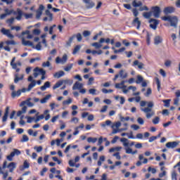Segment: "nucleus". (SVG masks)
<instances>
[{
  "instance_id": "obj_1",
  "label": "nucleus",
  "mask_w": 180,
  "mask_h": 180,
  "mask_svg": "<svg viewBox=\"0 0 180 180\" xmlns=\"http://www.w3.org/2000/svg\"><path fill=\"white\" fill-rule=\"evenodd\" d=\"M146 105H148V107L141 108V110L143 112V113H146V119H151V117H153V116L155 115V112L153 110V108H154V102H147Z\"/></svg>"
},
{
  "instance_id": "obj_2",
  "label": "nucleus",
  "mask_w": 180,
  "mask_h": 180,
  "mask_svg": "<svg viewBox=\"0 0 180 180\" xmlns=\"http://www.w3.org/2000/svg\"><path fill=\"white\" fill-rule=\"evenodd\" d=\"M121 143H122V145L125 147L124 150H125V153L126 154H131L133 149H131V148L129 147L130 143L129 141V139H126V138H122L120 139Z\"/></svg>"
},
{
  "instance_id": "obj_3",
  "label": "nucleus",
  "mask_w": 180,
  "mask_h": 180,
  "mask_svg": "<svg viewBox=\"0 0 180 180\" xmlns=\"http://www.w3.org/2000/svg\"><path fill=\"white\" fill-rule=\"evenodd\" d=\"M3 169L8 168L9 172H13L16 169V162H11L8 165V162L5 160L3 164Z\"/></svg>"
},
{
  "instance_id": "obj_4",
  "label": "nucleus",
  "mask_w": 180,
  "mask_h": 180,
  "mask_svg": "<svg viewBox=\"0 0 180 180\" xmlns=\"http://www.w3.org/2000/svg\"><path fill=\"white\" fill-rule=\"evenodd\" d=\"M132 6L134 8H139V11L141 12H143V11H148V7H147L146 6H143V3H141V1H134L132 2Z\"/></svg>"
},
{
  "instance_id": "obj_5",
  "label": "nucleus",
  "mask_w": 180,
  "mask_h": 180,
  "mask_svg": "<svg viewBox=\"0 0 180 180\" xmlns=\"http://www.w3.org/2000/svg\"><path fill=\"white\" fill-rule=\"evenodd\" d=\"M67 60H68V56L67 54H64L62 58L58 56L56 58V64H65V63H67Z\"/></svg>"
},
{
  "instance_id": "obj_6",
  "label": "nucleus",
  "mask_w": 180,
  "mask_h": 180,
  "mask_svg": "<svg viewBox=\"0 0 180 180\" xmlns=\"http://www.w3.org/2000/svg\"><path fill=\"white\" fill-rule=\"evenodd\" d=\"M1 33H2V34H4V36L8 37V39H13L15 37V36L11 33L10 30H6L4 27L1 28Z\"/></svg>"
},
{
  "instance_id": "obj_7",
  "label": "nucleus",
  "mask_w": 180,
  "mask_h": 180,
  "mask_svg": "<svg viewBox=\"0 0 180 180\" xmlns=\"http://www.w3.org/2000/svg\"><path fill=\"white\" fill-rule=\"evenodd\" d=\"M149 23H150V27H151V29H153V30H156L157 26L160 25V22L158 20H155L154 18L150 19L149 20Z\"/></svg>"
},
{
  "instance_id": "obj_8",
  "label": "nucleus",
  "mask_w": 180,
  "mask_h": 180,
  "mask_svg": "<svg viewBox=\"0 0 180 180\" xmlns=\"http://www.w3.org/2000/svg\"><path fill=\"white\" fill-rule=\"evenodd\" d=\"M152 13H153L154 18H160L161 9L158 6L152 7Z\"/></svg>"
},
{
  "instance_id": "obj_9",
  "label": "nucleus",
  "mask_w": 180,
  "mask_h": 180,
  "mask_svg": "<svg viewBox=\"0 0 180 180\" xmlns=\"http://www.w3.org/2000/svg\"><path fill=\"white\" fill-rule=\"evenodd\" d=\"M117 75L121 79H126V78L129 77V73H127V72H126L124 70H120Z\"/></svg>"
},
{
  "instance_id": "obj_10",
  "label": "nucleus",
  "mask_w": 180,
  "mask_h": 180,
  "mask_svg": "<svg viewBox=\"0 0 180 180\" xmlns=\"http://www.w3.org/2000/svg\"><path fill=\"white\" fill-rule=\"evenodd\" d=\"M167 148H176L179 146V141H172L166 143Z\"/></svg>"
},
{
  "instance_id": "obj_11",
  "label": "nucleus",
  "mask_w": 180,
  "mask_h": 180,
  "mask_svg": "<svg viewBox=\"0 0 180 180\" xmlns=\"http://www.w3.org/2000/svg\"><path fill=\"white\" fill-rule=\"evenodd\" d=\"M170 26L172 27H176L178 26V18L176 17H170L169 20Z\"/></svg>"
},
{
  "instance_id": "obj_12",
  "label": "nucleus",
  "mask_w": 180,
  "mask_h": 180,
  "mask_svg": "<svg viewBox=\"0 0 180 180\" xmlns=\"http://www.w3.org/2000/svg\"><path fill=\"white\" fill-rule=\"evenodd\" d=\"M102 43H105V38H101L99 42H94L91 44L92 47H95V49H101L102 48Z\"/></svg>"
},
{
  "instance_id": "obj_13",
  "label": "nucleus",
  "mask_w": 180,
  "mask_h": 180,
  "mask_svg": "<svg viewBox=\"0 0 180 180\" xmlns=\"http://www.w3.org/2000/svg\"><path fill=\"white\" fill-rule=\"evenodd\" d=\"M44 10V6L43 5H40L39 9L37 11L36 18L37 19H40L41 15L43 14V11Z\"/></svg>"
},
{
  "instance_id": "obj_14",
  "label": "nucleus",
  "mask_w": 180,
  "mask_h": 180,
  "mask_svg": "<svg viewBox=\"0 0 180 180\" xmlns=\"http://www.w3.org/2000/svg\"><path fill=\"white\" fill-rule=\"evenodd\" d=\"M162 43V37L160 35H157L154 38V45L158 46V44H161Z\"/></svg>"
},
{
  "instance_id": "obj_15",
  "label": "nucleus",
  "mask_w": 180,
  "mask_h": 180,
  "mask_svg": "<svg viewBox=\"0 0 180 180\" xmlns=\"http://www.w3.org/2000/svg\"><path fill=\"white\" fill-rule=\"evenodd\" d=\"M136 65H137L139 70H143L144 68V63L139 61L138 60H134L133 63V66L136 67Z\"/></svg>"
},
{
  "instance_id": "obj_16",
  "label": "nucleus",
  "mask_w": 180,
  "mask_h": 180,
  "mask_svg": "<svg viewBox=\"0 0 180 180\" xmlns=\"http://www.w3.org/2000/svg\"><path fill=\"white\" fill-rule=\"evenodd\" d=\"M173 12H175V8L172 6L166 7L164 9V13H165V15L173 13Z\"/></svg>"
},
{
  "instance_id": "obj_17",
  "label": "nucleus",
  "mask_w": 180,
  "mask_h": 180,
  "mask_svg": "<svg viewBox=\"0 0 180 180\" xmlns=\"http://www.w3.org/2000/svg\"><path fill=\"white\" fill-rule=\"evenodd\" d=\"M84 86V84L82 83H79V82H76L72 86L73 91H75L77 89L79 90L81 88Z\"/></svg>"
},
{
  "instance_id": "obj_18",
  "label": "nucleus",
  "mask_w": 180,
  "mask_h": 180,
  "mask_svg": "<svg viewBox=\"0 0 180 180\" xmlns=\"http://www.w3.org/2000/svg\"><path fill=\"white\" fill-rule=\"evenodd\" d=\"M133 25L134 26H136V29L139 30L140 26H141V21L136 17L133 21Z\"/></svg>"
},
{
  "instance_id": "obj_19",
  "label": "nucleus",
  "mask_w": 180,
  "mask_h": 180,
  "mask_svg": "<svg viewBox=\"0 0 180 180\" xmlns=\"http://www.w3.org/2000/svg\"><path fill=\"white\" fill-rule=\"evenodd\" d=\"M84 4L88 9L94 8V6H95V3L92 1H84Z\"/></svg>"
},
{
  "instance_id": "obj_20",
  "label": "nucleus",
  "mask_w": 180,
  "mask_h": 180,
  "mask_svg": "<svg viewBox=\"0 0 180 180\" xmlns=\"http://www.w3.org/2000/svg\"><path fill=\"white\" fill-rule=\"evenodd\" d=\"M65 75V72H64V71L63 70H60L58 72H56L54 75H53V77L54 78H61V77H64Z\"/></svg>"
},
{
  "instance_id": "obj_21",
  "label": "nucleus",
  "mask_w": 180,
  "mask_h": 180,
  "mask_svg": "<svg viewBox=\"0 0 180 180\" xmlns=\"http://www.w3.org/2000/svg\"><path fill=\"white\" fill-rule=\"evenodd\" d=\"M51 86V83L50 82H46L44 86L40 87L41 91H46L47 88H50Z\"/></svg>"
},
{
  "instance_id": "obj_22",
  "label": "nucleus",
  "mask_w": 180,
  "mask_h": 180,
  "mask_svg": "<svg viewBox=\"0 0 180 180\" xmlns=\"http://www.w3.org/2000/svg\"><path fill=\"white\" fill-rule=\"evenodd\" d=\"M36 86V81H32L31 83L28 85V88L27 89V92H30L33 88Z\"/></svg>"
},
{
  "instance_id": "obj_23",
  "label": "nucleus",
  "mask_w": 180,
  "mask_h": 180,
  "mask_svg": "<svg viewBox=\"0 0 180 180\" xmlns=\"http://www.w3.org/2000/svg\"><path fill=\"white\" fill-rule=\"evenodd\" d=\"M22 43L23 46H30V47H33V42L30 41H26L25 39H22Z\"/></svg>"
},
{
  "instance_id": "obj_24",
  "label": "nucleus",
  "mask_w": 180,
  "mask_h": 180,
  "mask_svg": "<svg viewBox=\"0 0 180 180\" xmlns=\"http://www.w3.org/2000/svg\"><path fill=\"white\" fill-rule=\"evenodd\" d=\"M143 16L145 19H150V18L153 16V11L144 12L143 13Z\"/></svg>"
},
{
  "instance_id": "obj_25",
  "label": "nucleus",
  "mask_w": 180,
  "mask_h": 180,
  "mask_svg": "<svg viewBox=\"0 0 180 180\" xmlns=\"http://www.w3.org/2000/svg\"><path fill=\"white\" fill-rule=\"evenodd\" d=\"M50 98H51V95L48 94L44 98L41 99L40 103H47V101H49V99H50Z\"/></svg>"
},
{
  "instance_id": "obj_26",
  "label": "nucleus",
  "mask_w": 180,
  "mask_h": 180,
  "mask_svg": "<svg viewBox=\"0 0 180 180\" xmlns=\"http://www.w3.org/2000/svg\"><path fill=\"white\" fill-rule=\"evenodd\" d=\"M17 13H18V15L15 18V19H17V20H20L22 19L23 12L20 9H18L17 10Z\"/></svg>"
},
{
  "instance_id": "obj_27",
  "label": "nucleus",
  "mask_w": 180,
  "mask_h": 180,
  "mask_svg": "<svg viewBox=\"0 0 180 180\" xmlns=\"http://www.w3.org/2000/svg\"><path fill=\"white\" fill-rule=\"evenodd\" d=\"M21 94H22L21 90H18L17 91H13L12 94H11V96H12V98H15L16 96H20Z\"/></svg>"
},
{
  "instance_id": "obj_28",
  "label": "nucleus",
  "mask_w": 180,
  "mask_h": 180,
  "mask_svg": "<svg viewBox=\"0 0 180 180\" xmlns=\"http://www.w3.org/2000/svg\"><path fill=\"white\" fill-rule=\"evenodd\" d=\"M127 80H124V79H123L120 83H117L115 84V88H120L119 86H122V85H124V84H127Z\"/></svg>"
},
{
  "instance_id": "obj_29",
  "label": "nucleus",
  "mask_w": 180,
  "mask_h": 180,
  "mask_svg": "<svg viewBox=\"0 0 180 180\" xmlns=\"http://www.w3.org/2000/svg\"><path fill=\"white\" fill-rule=\"evenodd\" d=\"M40 68H36L34 69V78H37V77H39V75H40Z\"/></svg>"
},
{
  "instance_id": "obj_30",
  "label": "nucleus",
  "mask_w": 180,
  "mask_h": 180,
  "mask_svg": "<svg viewBox=\"0 0 180 180\" xmlns=\"http://www.w3.org/2000/svg\"><path fill=\"white\" fill-rule=\"evenodd\" d=\"M73 82H74L72 80L68 79L62 80V83L65 84V85H72Z\"/></svg>"
},
{
  "instance_id": "obj_31",
  "label": "nucleus",
  "mask_w": 180,
  "mask_h": 180,
  "mask_svg": "<svg viewBox=\"0 0 180 180\" xmlns=\"http://www.w3.org/2000/svg\"><path fill=\"white\" fill-rule=\"evenodd\" d=\"M120 150H122V146H117L115 148H111L109 150V153H115V151H120Z\"/></svg>"
},
{
  "instance_id": "obj_32",
  "label": "nucleus",
  "mask_w": 180,
  "mask_h": 180,
  "mask_svg": "<svg viewBox=\"0 0 180 180\" xmlns=\"http://www.w3.org/2000/svg\"><path fill=\"white\" fill-rule=\"evenodd\" d=\"M120 126H122V123H120V122H117L113 123L111 125V129H115V127L116 129H119V127H120Z\"/></svg>"
},
{
  "instance_id": "obj_33",
  "label": "nucleus",
  "mask_w": 180,
  "mask_h": 180,
  "mask_svg": "<svg viewBox=\"0 0 180 180\" xmlns=\"http://www.w3.org/2000/svg\"><path fill=\"white\" fill-rule=\"evenodd\" d=\"M112 121L108 120L105 121V123L101 124V127H106V126H111L112 127Z\"/></svg>"
},
{
  "instance_id": "obj_34",
  "label": "nucleus",
  "mask_w": 180,
  "mask_h": 180,
  "mask_svg": "<svg viewBox=\"0 0 180 180\" xmlns=\"http://www.w3.org/2000/svg\"><path fill=\"white\" fill-rule=\"evenodd\" d=\"M63 85V80H59L56 84L53 86V89H57V88H60Z\"/></svg>"
},
{
  "instance_id": "obj_35",
  "label": "nucleus",
  "mask_w": 180,
  "mask_h": 180,
  "mask_svg": "<svg viewBox=\"0 0 180 180\" xmlns=\"http://www.w3.org/2000/svg\"><path fill=\"white\" fill-rule=\"evenodd\" d=\"M11 154H13V156L15 157V155H20L22 153L18 149L13 148V151L11 152Z\"/></svg>"
},
{
  "instance_id": "obj_36",
  "label": "nucleus",
  "mask_w": 180,
  "mask_h": 180,
  "mask_svg": "<svg viewBox=\"0 0 180 180\" xmlns=\"http://www.w3.org/2000/svg\"><path fill=\"white\" fill-rule=\"evenodd\" d=\"M70 103H72V98H68V100L63 101V106L70 105Z\"/></svg>"
},
{
  "instance_id": "obj_37",
  "label": "nucleus",
  "mask_w": 180,
  "mask_h": 180,
  "mask_svg": "<svg viewBox=\"0 0 180 180\" xmlns=\"http://www.w3.org/2000/svg\"><path fill=\"white\" fill-rule=\"evenodd\" d=\"M87 141L89 143H96V141H98V139L97 138H93V137H89V138H87Z\"/></svg>"
},
{
  "instance_id": "obj_38",
  "label": "nucleus",
  "mask_w": 180,
  "mask_h": 180,
  "mask_svg": "<svg viewBox=\"0 0 180 180\" xmlns=\"http://www.w3.org/2000/svg\"><path fill=\"white\" fill-rule=\"evenodd\" d=\"M5 44L7 45V46H15L16 44V42L13 40H8V41H6Z\"/></svg>"
},
{
  "instance_id": "obj_39",
  "label": "nucleus",
  "mask_w": 180,
  "mask_h": 180,
  "mask_svg": "<svg viewBox=\"0 0 180 180\" xmlns=\"http://www.w3.org/2000/svg\"><path fill=\"white\" fill-rule=\"evenodd\" d=\"M20 141L21 143H27V141H29V136H27V135H22V138Z\"/></svg>"
},
{
  "instance_id": "obj_40",
  "label": "nucleus",
  "mask_w": 180,
  "mask_h": 180,
  "mask_svg": "<svg viewBox=\"0 0 180 180\" xmlns=\"http://www.w3.org/2000/svg\"><path fill=\"white\" fill-rule=\"evenodd\" d=\"M79 50H81V46H76L73 50L72 54L75 55L78 51H79Z\"/></svg>"
},
{
  "instance_id": "obj_41",
  "label": "nucleus",
  "mask_w": 180,
  "mask_h": 180,
  "mask_svg": "<svg viewBox=\"0 0 180 180\" xmlns=\"http://www.w3.org/2000/svg\"><path fill=\"white\" fill-rule=\"evenodd\" d=\"M143 81V78L141 75L137 76V80L136 81V84H141V82Z\"/></svg>"
},
{
  "instance_id": "obj_42",
  "label": "nucleus",
  "mask_w": 180,
  "mask_h": 180,
  "mask_svg": "<svg viewBox=\"0 0 180 180\" xmlns=\"http://www.w3.org/2000/svg\"><path fill=\"white\" fill-rule=\"evenodd\" d=\"M22 79H23V75H22L20 77H18L17 75H15L14 82L15 84H18L19 81H22Z\"/></svg>"
},
{
  "instance_id": "obj_43",
  "label": "nucleus",
  "mask_w": 180,
  "mask_h": 180,
  "mask_svg": "<svg viewBox=\"0 0 180 180\" xmlns=\"http://www.w3.org/2000/svg\"><path fill=\"white\" fill-rule=\"evenodd\" d=\"M155 81H156V84L158 86V91H160V89L161 88V82H160V79H158V77L155 78Z\"/></svg>"
},
{
  "instance_id": "obj_44",
  "label": "nucleus",
  "mask_w": 180,
  "mask_h": 180,
  "mask_svg": "<svg viewBox=\"0 0 180 180\" xmlns=\"http://www.w3.org/2000/svg\"><path fill=\"white\" fill-rule=\"evenodd\" d=\"M136 122L139 124H141V126H143V124H144V120L141 117H139L137 118Z\"/></svg>"
},
{
  "instance_id": "obj_45",
  "label": "nucleus",
  "mask_w": 180,
  "mask_h": 180,
  "mask_svg": "<svg viewBox=\"0 0 180 180\" xmlns=\"http://www.w3.org/2000/svg\"><path fill=\"white\" fill-rule=\"evenodd\" d=\"M151 94H153L151 88H148L147 89L146 93H145L144 95H145V96H146V98H148V96H150V95H151Z\"/></svg>"
},
{
  "instance_id": "obj_46",
  "label": "nucleus",
  "mask_w": 180,
  "mask_h": 180,
  "mask_svg": "<svg viewBox=\"0 0 180 180\" xmlns=\"http://www.w3.org/2000/svg\"><path fill=\"white\" fill-rule=\"evenodd\" d=\"M58 106H60L58 104H56L55 103H51L50 104V108L52 110H54V109H56V108H58Z\"/></svg>"
},
{
  "instance_id": "obj_47",
  "label": "nucleus",
  "mask_w": 180,
  "mask_h": 180,
  "mask_svg": "<svg viewBox=\"0 0 180 180\" xmlns=\"http://www.w3.org/2000/svg\"><path fill=\"white\" fill-rule=\"evenodd\" d=\"M34 150H36L37 153H41V151H43V147H41V146H34Z\"/></svg>"
},
{
  "instance_id": "obj_48",
  "label": "nucleus",
  "mask_w": 180,
  "mask_h": 180,
  "mask_svg": "<svg viewBox=\"0 0 180 180\" xmlns=\"http://www.w3.org/2000/svg\"><path fill=\"white\" fill-rule=\"evenodd\" d=\"M148 172H151L152 174H156L157 173V169L155 168H153L151 167H149L148 168Z\"/></svg>"
},
{
  "instance_id": "obj_49",
  "label": "nucleus",
  "mask_w": 180,
  "mask_h": 180,
  "mask_svg": "<svg viewBox=\"0 0 180 180\" xmlns=\"http://www.w3.org/2000/svg\"><path fill=\"white\" fill-rule=\"evenodd\" d=\"M153 124H158L160 123V117H155L153 120Z\"/></svg>"
},
{
  "instance_id": "obj_50",
  "label": "nucleus",
  "mask_w": 180,
  "mask_h": 180,
  "mask_svg": "<svg viewBox=\"0 0 180 180\" xmlns=\"http://www.w3.org/2000/svg\"><path fill=\"white\" fill-rule=\"evenodd\" d=\"M163 102L165 103V108H169V103L171 102L170 99L163 100Z\"/></svg>"
},
{
  "instance_id": "obj_51",
  "label": "nucleus",
  "mask_w": 180,
  "mask_h": 180,
  "mask_svg": "<svg viewBox=\"0 0 180 180\" xmlns=\"http://www.w3.org/2000/svg\"><path fill=\"white\" fill-rule=\"evenodd\" d=\"M101 91H102L103 94H112V92H113V90H112V89L108 90L106 89H101Z\"/></svg>"
},
{
  "instance_id": "obj_52",
  "label": "nucleus",
  "mask_w": 180,
  "mask_h": 180,
  "mask_svg": "<svg viewBox=\"0 0 180 180\" xmlns=\"http://www.w3.org/2000/svg\"><path fill=\"white\" fill-rule=\"evenodd\" d=\"M30 101H32V98H28L26 101L21 102L20 106H25V105H26V103L30 102Z\"/></svg>"
},
{
  "instance_id": "obj_53",
  "label": "nucleus",
  "mask_w": 180,
  "mask_h": 180,
  "mask_svg": "<svg viewBox=\"0 0 180 180\" xmlns=\"http://www.w3.org/2000/svg\"><path fill=\"white\" fill-rule=\"evenodd\" d=\"M112 157H115L116 160H121L122 157L120 156V153L117 152L112 155Z\"/></svg>"
},
{
  "instance_id": "obj_54",
  "label": "nucleus",
  "mask_w": 180,
  "mask_h": 180,
  "mask_svg": "<svg viewBox=\"0 0 180 180\" xmlns=\"http://www.w3.org/2000/svg\"><path fill=\"white\" fill-rule=\"evenodd\" d=\"M75 37L77 39V41H82V35H81V33L77 34Z\"/></svg>"
},
{
  "instance_id": "obj_55",
  "label": "nucleus",
  "mask_w": 180,
  "mask_h": 180,
  "mask_svg": "<svg viewBox=\"0 0 180 180\" xmlns=\"http://www.w3.org/2000/svg\"><path fill=\"white\" fill-rule=\"evenodd\" d=\"M45 13H46V16H50V20H53V14H51V13H50V11L46 10L45 11Z\"/></svg>"
},
{
  "instance_id": "obj_56",
  "label": "nucleus",
  "mask_w": 180,
  "mask_h": 180,
  "mask_svg": "<svg viewBox=\"0 0 180 180\" xmlns=\"http://www.w3.org/2000/svg\"><path fill=\"white\" fill-rule=\"evenodd\" d=\"M27 119V123H32L33 120H34V117H26Z\"/></svg>"
},
{
  "instance_id": "obj_57",
  "label": "nucleus",
  "mask_w": 180,
  "mask_h": 180,
  "mask_svg": "<svg viewBox=\"0 0 180 180\" xmlns=\"http://www.w3.org/2000/svg\"><path fill=\"white\" fill-rule=\"evenodd\" d=\"M177 175H178V174H176V172L175 171H173L172 173V180H176V179H178L176 178Z\"/></svg>"
},
{
  "instance_id": "obj_58",
  "label": "nucleus",
  "mask_w": 180,
  "mask_h": 180,
  "mask_svg": "<svg viewBox=\"0 0 180 180\" xmlns=\"http://www.w3.org/2000/svg\"><path fill=\"white\" fill-rule=\"evenodd\" d=\"M89 94H90V95H96V89H90L89 90Z\"/></svg>"
},
{
  "instance_id": "obj_59",
  "label": "nucleus",
  "mask_w": 180,
  "mask_h": 180,
  "mask_svg": "<svg viewBox=\"0 0 180 180\" xmlns=\"http://www.w3.org/2000/svg\"><path fill=\"white\" fill-rule=\"evenodd\" d=\"M72 65H73V64H70V65H68V66H66L64 68L65 71H66L68 72V71H71V68H72Z\"/></svg>"
},
{
  "instance_id": "obj_60",
  "label": "nucleus",
  "mask_w": 180,
  "mask_h": 180,
  "mask_svg": "<svg viewBox=\"0 0 180 180\" xmlns=\"http://www.w3.org/2000/svg\"><path fill=\"white\" fill-rule=\"evenodd\" d=\"M13 157H15V156H13V153H11V154L9 155H8L6 157V158H7L8 161H13Z\"/></svg>"
},
{
  "instance_id": "obj_61",
  "label": "nucleus",
  "mask_w": 180,
  "mask_h": 180,
  "mask_svg": "<svg viewBox=\"0 0 180 180\" xmlns=\"http://www.w3.org/2000/svg\"><path fill=\"white\" fill-rule=\"evenodd\" d=\"M30 167V164L27 162V160H25L23 163V168H29Z\"/></svg>"
},
{
  "instance_id": "obj_62",
  "label": "nucleus",
  "mask_w": 180,
  "mask_h": 180,
  "mask_svg": "<svg viewBox=\"0 0 180 180\" xmlns=\"http://www.w3.org/2000/svg\"><path fill=\"white\" fill-rule=\"evenodd\" d=\"M50 65H51V64L50 63V61H46V62H44L43 63H42V67H44V68H46V67H50Z\"/></svg>"
},
{
  "instance_id": "obj_63",
  "label": "nucleus",
  "mask_w": 180,
  "mask_h": 180,
  "mask_svg": "<svg viewBox=\"0 0 180 180\" xmlns=\"http://www.w3.org/2000/svg\"><path fill=\"white\" fill-rule=\"evenodd\" d=\"M13 22H15V18H11L6 20V22L8 23L10 25H12V23H13Z\"/></svg>"
},
{
  "instance_id": "obj_64",
  "label": "nucleus",
  "mask_w": 180,
  "mask_h": 180,
  "mask_svg": "<svg viewBox=\"0 0 180 180\" xmlns=\"http://www.w3.org/2000/svg\"><path fill=\"white\" fill-rule=\"evenodd\" d=\"M131 128L133 129V130H139L140 129V126L137 124H132Z\"/></svg>"
}]
</instances>
